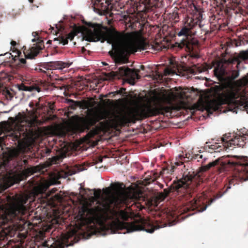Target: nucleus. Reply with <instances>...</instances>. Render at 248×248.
<instances>
[{
  "label": "nucleus",
  "instance_id": "obj_16",
  "mask_svg": "<svg viewBox=\"0 0 248 248\" xmlns=\"http://www.w3.org/2000/svg\"><path fill=\"white\" fill-rule=\"evenodd\" d=\"M187 154H186V157L191 159H197L198 161H205L207 158L205 156V153L201 152V150H194L188 152V156H187Z\"/></svg>",
  "mask_w": 248,
  "mask_h": 248
},
{
  "label": "nucleus",
  "instance_id": "obj_6",
  "mask_svg": "<svg viewBox=\"0 0 248 248\" xmlns=\"http://www.w3.org/2000/svg\"><path fill=\"white\" fill-rule=\"evenodd\" d=\"M246 138L243 136H237L234 138L228 140V137L224 135L221 139V143L217 142V140H212L206 142L204 148L206 152L212 153H220L223 150H227L232 149L231 148L235 146L239 147L244 145V141Z\"/></svg>",
  "mask_w": 248,
  "mask_h": 248
},
{
  "label": "nucleus",
  "instance_id": "obj_14",
  "mask_svg": "<svg viewBox=\"0 0 248 248\" xmlns=\"http://www.w3.org/2000/svg\"><path fill=\"white\" fill-rule=\"evenodd\" d=\"M193 177L191 175H184L182 179L178 181L174 185V187L175 189H179L182 187L186 188L191 183Z\"/></svg>",
  "mask_w": 248,
  "mask_h": 248
},
{
  "label": "nucleus",
  "instance_id": "obj_51",
  "mask_svg": "<svg viewBox=\"0 0 248 248\" xmlns=\"http://www.w3.org/2000/svg\"><path fill=\"white\" fill-rule=\"evenodd\" d=\"M163 185L160 186V187H161V188H163Z\"/></svg>",
  "mask_w": 248,
  "mask_h": 248
},
{
  "label": "nucleus",
  "instance_id": "obj_26",
  "mask_svg": "<svg viewBox=\"0 0 248 248\" xmlns=\"http://www.w3.org/2000/svg\"><path fill=\"white\" fill-rule=\"evenodd\" d=\"M12 49V48H11ZM21 52L17 50V49L15 48V47L12 48V53H11L12 55V57H19V56L21 55Z\"/></svg>",
  "mask_w": 248,
  "mask_h": 248
},
{
  "label": "nucleus",
  "instance_id": "obj_21",
  "mask_svg": "<svg viewBox=\"0 0 248 248\" xmlns=\"http://www.w3.org/2000/svg\"><path fill=\"white\" fill-rule=\"evenodd\" d=\"M170 192V188L164 189L163 192H159L157 193L156 198L160 201H163L167 196L168 194Z\"/></svg>",
  "mask_w": 248,
  "mask_h": 248
},
{
  "label": "nucleus",
  "instance_id": "obj_31",
  "mask_svg": "<svg viewBox=\"0 0 248 248\" xmlns=\"http://www.w3.org/2000/svg\"><path fill=\"white\" fill-rule=\"evenodd\" d=\"M33 142H34V140L31 139V140L30 141V143L25 144V147L26 148V147L30 146V145H31V144H32L33 143Z\"/></svg>",
  "mask_w": 248,
  "mask_h": 248
},
{
  "label": "nucleus",
  "instance_id": "obj_28",
  "mask_svg": "<svg viewBox=\"0 0 248 248\" xmlns=\"http://www.w3.org/2000/svg\"><path fill=\"white\" fill-rule=\"evenodd\" d=\"M19 151L18 149H13L10 151V156L11 157H16L18 155Z\"/></svg>",
  "mask_w": 248,
  "mask_h": 248
},
{
  "label": "nucleus",
  "instance_id": "obj_29",
  "mask_svg": "<svg viewBox=\"0 0 248 248\" xmlns=\"http://www.w3.org/2000/svg\"><path fill=\"white\" fill-rule=\"evenodd\" d=\"M4 94L5 95V96L7 98V99H10L11 100L12 97H13V94L11 93V92L8 91V90H6L5 92H4Z\"/></svg>",
  "mask_w": 248,
  "mask_h": 248
},
{
  "label": "nucleus",
  "instance_id": "obj_10",
  "mask_svg": "<svg viewBox=\"0 0 248 248\" xmlns=\"http://www.w3.org/2000/svg\"><path fill=\"white\" fill-rule=\"evenodd\" d=\"M32 36L34 37L31 39L32 42H36L28 51V58L32 59L37 55L40 50L44 47L43 41L38 37V33L36 32H33Z\"/></svg>",
  "mask_w": 248,
  "mask_h": 248
},
{
  "label": "nucleus",
  "instance_id": "obj_7",
  "mask_svg": "<svg viewBox=\"0 0 248 248\" xmlns=\"http://www.w3.org/2000/svg\"><path fill=\"white\" fill-rule=\"evenodd\" d=\"M82 167H78L77 170H75L74 172H66L63 175L59 172H54L51 173L49 176V179L45 181L44 183H41L38 185L34 186L32 190V194L34 197L37 196L39 194H42L45 192L47 188L51 185L57 184L58 182V180L61 178H65L69 175H71L77 172H79L84 170Z\"/></svg>",
  "mask_w": 248,
  "mask_h": 248
},
{
  "label": "nucleus",
  "instance_id": "obj_11",
  "mask_svg": "<svg viewBox=\"0 0 248 248\" xmlns=\"http://www.w3.org/2000/svg\"><path fill=\"white\" fill-rule=\"evenodd\" d=\"M118 71L119 74L121 76H126L127 78L129 84L132 85H134V80L136 79H139L140 78V76L137 71L131 70L125 66L119 67Z\"/></svg>",
  "mask_w": 248,
  "mask_h": 248
},
{
  "label": "nucleus",
  "instance_id": "obj_24",
  "mask_svg": "<svg viewBox=\"0 0 248 248\" xmlns=\"http://www.w3.org/2000/svg\"><path fill=\"white\" fill-rule=\"evenodd\" d=\"M76 103L78 106L83 108H88L90 107L89 103L85 101H77Z\"/></svg>",
  "mask_w": 248,
  "mask_h": 248
},
{
  "label": "nucleus",
  "instance_id": "obj_19",
  "mask_svg": "<svg viewBox=\"0 0 248 248\" xmlns=\"http://www.w3.org/2000/svg\"><path fill=\"white\" fill-rule=\"evenodd\" d=\"M219 161V159H217L215 160V161L211 162L209 163H208L207 165L202 166L200 169L201 171H205L208 170L210 168H211L212 167L215 166L217 165Z\"/></svg>",
  "mask_w": 248,
  "mask_h": 248
},
{
  "label": "nucleus",
  "instance_id": "obj_38",
  "mask_svg": "<svg viewBox=\"0 0 248 248\" xmlns=\"http://www.w3.org/2000/svg\"><path fill=\"white\" fill-rule=\"evenodd\" d=\"M228 164H233V165H235V164H237V162H233V161L231 162V161H229L228 162Z\"/></svg>",
  "mask_w": 248,
  "mask_h": 248
},
{
  "label": "nucleus",
  "instance_id": "obj_1",
  "mask_svg": "<svg viewBox=\"0 0 248 248\" xmlns=\"http://www.w3.org/2000/svg\"><path fill=\"white\" fill-rule=\"evenodd\" d=\"M114 185L116 189L113 192L112 188L109 187L103 189L104 197H101L100 190H94L92 193L90 190H80L81 206L77 216L80 225H87V228L93 229L91 234L95 232V230L93 228L95 223L111 233L125 234L141 230L152 233L155 230L166 226V224L162 226H153L144 220L141 224L120 221L118 217L126 220L128 215L123 211L117 212L114 210V207L122 203H126L132 200L140 198L142 192L134 189H123V185L119 183Z\"/></svg>",
  "mask_w": 248,
  "mask_h": 248
},
{
  "label": "nucleus",
  "instance_id": "obj_45",
  "mask_svg": "<svg viewBox=\"0 0 248 248\" xmlns=\"http://www.w3.org/2000/svg\"><path fill=\"white\" fill-rule=\"evenodd\" d=\"M29 2L32 3L33 2V0H29Z\"/></svg>",
  "mask_w": 248,
  "mask_h": 248
},
{
  "label": "nucleus",
  "instance_id": "obj_44",
  "mask_svg": "<svg viewBox=\"0 0 248 248\" xmlns=\"http://www.w3.org/2000/svg\"><path fill=\"white\" fill-rule=\"evenodd\" d=\"M178 157L181 159L183 158V156L182 155H179Z\"/></svg>",
  "mask_w": 248,
  "mask_h": 248
},
{
  "label": "nucleus",
  "instance_id": "obj_35",
  "mask_svg": "<svg viewBox=\"0 0 248 248\" xmlns=\"http://www.w3.org/2000/svg\"><path fill=\"white\" fill-rule=\"evenodd\" d=\"M170 72H171V71L170 70H169L166 69L165 70V74L166 75H170Z\"/></svg>",
  "mask_w": 248,
  "mask_h": 248
},
{
  "label": "nucleus",
  "instance_id": "obj_12",
  "mask_svg": "<svg viewBox=\"0 0 248 248\" xmlns=\"http://www.w3.org/2000/svg\"><path fill=\"white\" fill-rule=\"evenodd\" d=\"M111 0H92L93 4V10L106 11L108 9V6L110 4Z\"/></svg>",
  "mask_w": 248,
  "mask_h": 248
},
{
  "label": "nucleus",
  "instance_id": "obj_48",
  "mask_svg": "<svg viewBox=\"0 0 248 248\" xmlns=\"http://www.w3.org/2000/svg\"><path fill=\"white\" fill-rule=\"evenodd\" d=\"M222 195H223V194H222L221 195H220L219 197H217V198H220V197H221L222 196Z\"/></svg>",
  "mask_w": 248,
  "mask_h": 248
},
{
  "label": "nucleus",
  "instance_id": "obj_53",
  "mask_svg": "<svg viewBox=\"0 0 248 248\" xmlns=\"http://www.w3.org/2000/svg\"><path fill=\"white\" fill-rule=\"evenodd\" d=\"M247 180H248V179H245V181H247Z\"/></svg>",
  "mask_w": 248,
  "mask_h": 248
},
{
  "label": "nucleus",
  "instance_id": "obj_3",
  "mask_svg": "<svg viewBox=\"0 0 248 248\" xmlns=\"http://www.w3.org/2000/svg\"><path fill=\"white\" fill-rule=\"evenodd\" d=\"M80 31L83 39L87 41H106L111 44L112 50L109 53L116 63H126L128 55L138 50H146L147 47L143 37L137 32L124 34L115 31H104L100 26L92 23H89L87 27H82Z\"/></svg>",
  "mask_w": 248,
  "mask_h": 248
},
{
  "label": "nucleus",
  "instance_id": "obj_15",
  "mask_svg": "<svg viewBox=\"0 0 248 248\" xmlns=\"http://www.w3.org/2000/svg\"><path fill=\"white\" fill-rule=\"evenodd\" d=\"M66 156L65 152L62 153L60 155L54 156L52 158H49L44 164V168L48 167L53 164H58L62 162V159Z\"/></svg>",
  "mask_w": 248,
  "mask_h": 248
},
{
  "label": "nucleus",
  "instance_id": "obj_13",
  "mask_svg": "<svg viewBox=\"0 0 248 248\" xmlns=\"http://www.w3.org/2000/svg\"><path fill=\"white\" fill-rule=\"evenodd\" d=\"M189 30H190L185 25V27L183 28L178 33V35L179 36H184L185 37V38L183 39L181 41L180 46L181 47L186 46L189 50H191V46L189 41H187L186 38H187V35L188 34Z\"/></svg>",
  "mask_w": 248,
  "mask_h": 248
},
{
  "label": "nucleus",
  "instance_id": "obj_39",
  "mask_svg": "<svg viewBox=\"0 0 248 248\" xmlns=\"http://www.w3.org/2000/svg\"><path fill=\"white\" fill-rule=\"evenodd\" d=\"M217 198H215V199H212V200L210 201V202H209V205H210L212 204V203L213 202H214L216 200H217Z\"/></svg>",
  "mask_w": 248,
  "mask_h": 248
},
{
  "label": "nucleus",
  "instance_id": "obj_4",
  "mask_svg": "<svg viewBox=\"0 0 248 248\" xmlns=\"http://www.w3.org/2000/svg\"><path fill=\"white\" fill-rule=\"evenodd\" d=\"M231 62H228L225 60H221L217 64L214 69V74L221 82L218 87L217 91L223 90L229 88L230 93L228 98L226 100H210L204 103L205 109L209 112L212 113L213 111L218 110L221 105L227 104L229 110H223V112L226 113L228 111H232L237 113L238 110H248V99L245 95L241 94L239 91L241 88L246 86L248 84V74L241 79L232 83L231 81L226 82V78H229L230 80L236 78L239 75V71H232L230 77H226V65L231 63ZM248 113V111H247Z\"/></svg>",
  "mask_w": 248,
  "mask_h": 248
},
{
  "label": "nucleus",
  "instance_id": "obj_17",
  "mask_svg": "<svg viewBox=\"0 0 248 248\" xmlns=\"http://www.w3.org/2000/svg\"><path fill=\"white\" fill-rule=\"evenodd\" d=\"M72 64V62H63L62 61H56L50 63V66L53 67V68L60 70L66 67H69Z\"/></svg>",
  "mask_w": 248,
  "mask_h": 248
},
{
  "label": "nucleus",
  "instance_id": "obj_50",
  "mask_svg": "<svg viewBox=\"0 0 248 248\" xmlns=\"http://www.w3.org/2000/svg\"><path fill=\"white\" fill-rule=\"evenodd\" d=\"M26 161H26V160H24V163H26Z\"/></svg>",
  "mask_w": 248,
  "mask_h": 248
},
{
  "label": "nucleus",
  "instance_id": "obj_23",
  "mask_svg": "<svg viewBox=\"0 0 248 248\" xmlns=\"http://www.w3.org/2000/svg\"><path fill=\"white\" fill-rule=\"evenodd\" d=\"M212 68V66L208 64L201 65L198 67H196V72L202 73L207 71L208 69Z\"/></svg>",
  "mask_w": 248,
  "mask_h": 248
},
{
  "label": "nucleus",
  "instance_id": "obj_9",
  "mask_svg": "<svg viewBox=\"0 0 248 248\" xmlns=\"http://www.w3.org/2000/svg\"><path fill=\"white\" fill-rule=\"evenodd\" d=\"M36 124V120L33 118L29 122H26L25 124L28 125L25 128L23 126L24 124H21L16 127V130L13 131L10 135L14 137L16 140H18L23 135L24 137L26 136L28 134H32L33 133V128L32 127L34 126Z\"/></svg>",
  "mask_w": 248,
  "mask_h": 248
},
{
  "label": "nucleus",
  "instance_id": "obj_47",
  "mask_svg": "<svg viewBox=\"0 0 248 248\" xmlns=\"http://www.w3.org/2000/svg\"><path fill=\"white\" fill-rule=\"evenodd\" d=\"M102 63H103L104 65H107V64L106 62H102Z\"/></svg>",
  "mask_w": 248,
  "mask_h": 248
},
{
  "label": "nucleus",
  "instance_id": "obj_36",
  "mask_svg": "<svg viewBox=\"0 0 248 248\" xmlns=\"http://www.w3.org/2000/svg\"><path fill=\"white\" fill-rule=\"evenodd\" d=\"M197 26H198L200 28H201L202 27V25L201 23V21L199 19V22L198 23V24Z\"/></svg>",
  "mask_w": 248,
  "mask_h": 248
},
{
  "label": "nucleus",
  "instance_id": "obj_37",
  "mask_svg": "<svg viewBox=\"0 0 248 248\" xmlns=\"http://www.w3.org/2000/svg\"><path fill=\"white\" fill-rule=\"evenodd\" d=\"M175 164L176 165V166H180V165L182 164V161H180V162H175Z\"/></svg>",
  "mask_w": 248,
  "mask_h": 248
},
{
  "label": "nucleus",
  "instance_id": "obj_30",
  "mask_svg": "<svg viewBox=\"0 0 248 248\" xmlns=\"http://www.w3.org/2000/svg\"><path fill=\"white\" fill-rule=\"evenodd\" d=\"M108 78L110 79L111 78H113L115 76V75L114 73H109L108 74Z\"/></svg>",
  "mask_w": 248,
  "mask_h": 248
},
{
  "label": "nucleus",
  "instance_id": "obj_2",
  "mask_svg": "<svg viewBox=\"0 0 248 248\" xmlns=\"http://www.w3.org/2000/svg\"><path fill=\"white\" fill-rule=\"evenodd\" d=\"M182 98V95L175 94L171 92H152L146 103L137 104L132 108H121L111 112L106 109H88L87 116L82 118L81 122L86 127L95 124L100 120L108 119L116 124L131 122L136 117H147L152 113V104L155 107L163 108L164 104L170 105L177 97Z\"/></svg>",
  "mask_w": 248,
  "mask_h": 248
},
{
  "label": "nucleus",
  "instance_id": "obj_43",
  "mask_svg": "<svg viewBox=\"0 0 248 248\" xmlns=\"http://www.w3.org/2000/svg\"><path fill=\"white\" fill-rule=\"evenodd\" d=\"M230 188H231V186H229V187L227 188V189L225 190V191H224V193H226V192L227 191V190H228L229 189H230Z\"/></svg>",
  "mask_w": 248,
  "mask_h": 248
},
{
  "label": "nucleus",
  "instance_id": "obj_27",
  "mask_svg": "<svg viewBox=\"0 0 248 248\" xmlns=\"http://www.w3.org/2000/svg\"><path fill=\"white\" fill-rule=\"evenodd\" d=\"M17 87L18 90L20 91H31L32 90V89L31 88L25 86L23 84L18 85Z\"/></svg>",
  "mask_w": 248,
  "mask_h": 248
},
{
  "label": "nucleus",
  "instance_id": "obj_42",
  "mask_svg": "<svg viewBox=\"0 0 248 248\" xmlns=\"http://www.w3.org/2000/svg\"><path fill=\"white\" fill-rule=\"evenodd\" d=\"M20 61L21 62H22L23 63H24L26 62L25 60L24 59H21Z\"/></svg>",
  "mask_w": 248,
  "mask_h": 248
},
{
  "label": "nucleus",
  "instance_id": "obj_46",
  "mask_svg": "<svg viewBox=\"0 0 248 248\" xmlns=\"http://www.w3.org/2000/svg\"><path fill=\"white\" fill-rule=\"evenodd\" d=\"M99 161L100 162H102V158H100Z\"/></svg>",
  "mask_w": 248,
  "mask_h": 248
},
{
  "label": "nucleus",
  "instance_id": "obj_18",
  "mask_svg": "<svg viewBox=\"0 0 248 248\" xmlns=\"http://www.w3.org/2000/svg\"><path fill=\"white\" fill-rule=\"evenodd\" d=\"M198 22V19H193L191 18H189L186 21L185 25L189 30H191L196 27Z\"/></svg>",
  "mask_w": 248,
  "mask_h": 248
},
{
  "label": "nucleus",
  "instance_id": "obj_40",
  "mask_svg": "<svg viewBox=\"0 0 248 248\" xmlns=\"http://www.w3.org/2000/svg\"><path fill=\"white\" fill-rule=\"evenodd\" d=\"M34 89L38 92H40V89L39 87H36L35 88H34Z\"/></svg>",
  "mask_w": 248,
  "mask_h": 248
},
{
  "label": "nucleus",
  "instance_id": "obj_25",
  "mask_svg": "<svg viewBox=\"0 0 248 248\" xmlns=\"http://www.w3.org/2000/svg\"><path fill=\"white\" fill-rule=\"evenodd\" d=\"M239 57L243 60H248V50L241 51Z\"/></svg>",
  "mask_w": 248,
  "mask_h": 248
},
{
  "label": "nucleus",
  "instance_id": "obj_41",
  "mask_svg": "<svg viewBox=\"0 0 248 248\" xmlns=\"http://www.w3.org/2000/svg\"><path fill=\"white\" fill-rule=\"evenodd\" d=\"M174 168H175V167L174 166H171V169L170 170V171H171V172H172L174 171Z\"/></svg>",
  "mask_w": 248,
  "mask_h": 248
},
{
  "label": "nucleus",
  "instance_id": "obj_20",
  "mask_svg": "<svg viewBox=\"0 0 248 248\" xmlns=\"http://www.w3.org/2000/svg\"><path fill=\"white\" fill-rule=\"evenodd\" d=\"M219 161V159H217L215 160V161L211 162L209 163H208L207 165L202 166L200 169L201 171H205L208 170L210 168H211L212 167L215 166L217 165Z\"/></svg>",
  "mask_w": 248,
  "mask_h": 248
},
{
  "label": "nucleus",
  "instance_id": "obj_49",
  "mask_svg": "<svg viewBox=\"0 0 248 248\" xmlns=\"http://www.w3.org/2000/svg\"><path fill=\"white\" fill-rule=\"evenodd\" d=\"M234 157H237V158H239V156H234Z\"/></svg>",
  "mask_w": 248,
  "mask_h": 248
},
{
  "label": "nucleus",
  "instance_id": "obj_33",
  "mask_svg": "<svg viewBox=\"0 0 248 248\" xmlns=\"http://www.w3.org/2000/svg\"><path fill=\"white\" fill-rule=\"evenodd\" d=\"M208 206H209V204L207 205H206L203 208H202V209L199 210V212H202L204 211L205 210H206V209L207 208Z\"/></svg>",
  "mask_w": 248,
  "mask_h": 248
},
{
  "label": "nucleus",
  "instance_id": "obj_8",
  "mask_svg": "<svg viewBox=\"0 0 248 248\" xmlns=\"http://www.w3.org/2000/svg\"><path fill=\"white\" fill-rule=\"evenodd\" d=\"M76 233L74 230L66 233L62 234L57 240H49L43 243V246L48 248H64V246L68 247L67 240ZM71 245V244H70Z\"/></svg>",
  "mask_w": 248,
  "mask_h": 248
},
{
  "label": "nucleus",
  "instance_id": "obj_22",
  "mask_svg": "<svg viewBox=\"0 0 248 248\" xmlns=\"http://www.w3.org/2000/svg\"><path fill=\"white\" fill-rule=\"evenodd\" d=\"M76 35V33L75 32H70V33H69L68 34L66 38H64L63 37L62 38L61 43L63 45L67 44L68 43V40H69L70 41H72Z\"/></svg>",
  "mask_w": 248,
  "mask_h": 248
},
{
  "label": "nucleus",
  "instance_id": "obj_32",
  "mask_svg": "<svg viewBox=\"0 0 248 248\" xmlns=\"http://www.w3.org/2000/svg\"><path fill=\"white\" fill-rule=\"evenodd\" d=\"M175 224H176V223L175 222V220H173V221L170 222L169 223V226L170 227V226H173Z\"/></svg>",
  "mask_w": 248,
  "mask_h": 248
},
{
  "label": "nucleus",
  "instance_id": "obj_52",
  "mask_svg": "<svg viewBox=\"0 0 248 248\" xmlns=\"http://www.w3.org/2000/svg\"><path fill=\"white\" fill-rule=\"evenodd\" d=\"M97 10H96V9L95 10V12H96V13H97V11H96Z\"/></svg>",
  "mask_w": 248,
  "mask_h": 248
},
{
  "label": "nucleus",
  "instance_id": "obj_5",
  "mask_svg": "<svg viewBox=\"0 0 248 248\" xmlns=\"http://www.w3.org/2000/svg\"><path fill=\"white\" fill-rule=\"evenodd\" d=\"M30 196L27 194L20 195L16 198L10 199L9 205L5 210L1 211L0 215V224H5L11 221L14 225L25 222L28 215L29 206L28 203Z\"/></svg>",
  "mask_w": 248,
  "mask_h": 248
},
{
  "label": "nucleus",
  "instance_id": "obj_34",
  "mask_svg": "<svg viewBox=\"0 0 248 248\" xmlns=\"http://www.w3.org/2000/svg\"><path fill=\"white\" fill-rule=\"evenodd\" d=\"M11 44L13 47V48L15 47V46L16 45V42L15 41H12L11 42Z\"/></svg>",
  "mask_w": 248,
  "mask_h": 248
}]
</instances>
